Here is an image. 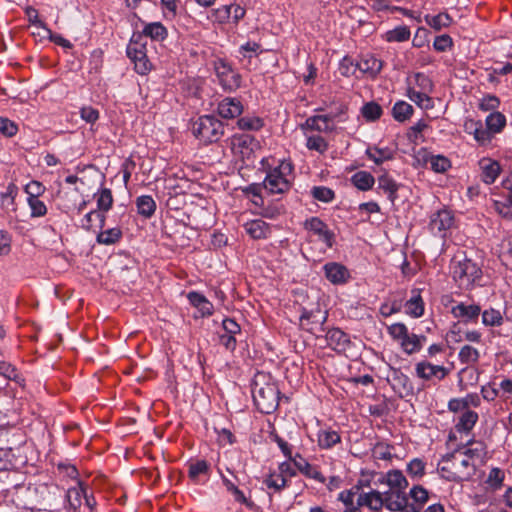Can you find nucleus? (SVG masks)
I'll use <instances>...</instances> for the list:
<instances>
[{
    "label": "nucleus",
    "instance_id": "obj_57",
    "mask_svg": "<svg viewBox=\"0 0 512 512\" xmlns=\"http://www.w3.org/2000/svg\"><path fill=\"white\" fill-rule=\"evenodd\" d=\"M427 162H429L431 169L436 173H444L451 167L450 160L442 155H431Z\"/></svg>",
    "mask_w": 512,
    "mask_h": 512
},
{
    "label": "nucleus",
    "instance_id": "obj_29",
    "mask_svg": "<svg viewBox=\"0 0 512 512\" xmlns=\"http://www.w3.org/2000/svg\"><path fill=\"white\" fill-rule=\"evenodd\" d=\"M189 302L196 307L202 316H211L213 314V304L201 293L192 291L188 294Z\"/></svg>",
    "mask_w": 512,
    "mask_h": 512
},
{
    "label": "nucleus",
    "instance_id": "obj_41",
    "mask_svg": "<svg viewBox=\"0 0 512 512\" xmlns=\"http://www.w3.org/2000/svg\"><path fill=\"white\" fill-rule=\"evenodd\" d=\"M467 129H473L470 133L473 134L474 139L480 145H486L491 142L492 135L491 133L483 127L482 122L480 121H471L470 125H466Z\"/></svg>",
    "mask_w": 512,
    "mask_h": 512
},
{
    "label": "nucleus",
    "instance_id": "obj_12",
    "mask_svg": "<svg viewBox=\"0 0 512 512\" xmlns=\"http://www.w3.org/2000/svg\"><path fill=\"white\" fill-rule=\"evenodd\" d=\"M388 381L399 397L404 398L413 394V384L410 378L400 369L393 368L388 377Z\"/></svg>",
    "mask_w": 512,
    "mask_h": 512
},
{
    "label": "nucleus",
    "instance_id": "obj_64",
    "mask_svg": "<svg viewBox=\"0 0 512 512\" xmlns=\"http://www.w3.org/2000/svg\"><path fill=\"white\" fill-rule=\"evenodd\" d=\"M388 334L398 343L408 335V328L404 323H394L387 328Z\"/></svg>",
    "mask_w": 512,
    "mask_h": 512
},
{
    "label": "nucleus",
    "instance_id": "obj_61",
    "mask_svg": "<svg viewBox=\"0 0 512 512\" xmlns=\"http://www.w3.org/2000/svg\"><path fill=\"white\" fill-rule=\"evenodd\" d=\"M500 106V99L492 94L484 95L479 102V109L484 112H498Z\"/></svg>",
    "mask_w": 512,
    "mask_h": 512
},
{
    "label": "nucleus",
    "instance_id": "obj_18",
    "mask_svg": "<svg viewBox=\"0 0 512 512\" xmlns=\"http://www.w3.org/2000/svg\"><path fill=\"white\" fill-rule=\"evenodd\" d=\"M356 67L371 79H375L383 68V61L375 57L373 54L361 55Z\"/></svg>",
    "mask_w": 512,
    "mask_h": 512
},
{
    "label": "nucleus",
    "instance_id": "obj_36",
    "mask_svg": "<svg viewBox=\"0 0 512 512\" xmlns=\"http://www.w3.org/2000/svg\"><path fill=\"white\" fill-rule=\"evenodd\" d=\"M505 471L499 467H492L485 480V484L491 491H499L503 487Z\"/></svg>",
    "mask_w": 512,
    "mask_h": 512
},
{
    "label": "nucleus",
    "instance_id": "obj_54",
    "mask_svg": "<svg viewBox=\"0 0 512 512\" xmlns=\"http://www.w3.org/2000/svg\"><path fill=\"white\" fill-rule=\"evenodd\" d=\"M263 483L268 489L274 492H280L287 485V479L282 474L273 472L270 473L264 480Z\"/></svg>",
    "mask_w": 512,
    "mask_h": 512
},
{
    "label": "nucleus",
    "instance_id": "obj_3",
    "mask_svg": "<svg viewBox=\"0 0 512 512\" xmlns=\"http://www.w3.org/2000/svg\"><path fill=\"white\" fill-rule=\"evenodd\" d=\"M451 273L454 281L461 289H470L482 276L478 264L468 259L463 253L451 260Z\"/></svg>",
    "mask_w": 512,
    "mask_h": 512
},
{
    "label": "nucleus",
    "instance_id": "obj_59",
    "mask_svg": "<svg viewBox=\"0 0 512 512\" xmlns=\"http://www.w3.org/2000/svg\"><path fill=\"white\" fill-rule=\"evenodd\" d=\"M0 375L19 384L23 381L16 367L5 361H0Z\"/></svg>",
    "mask_w": 512,
    "mask_h": 512
},
{
    "label": "nucleus",
    "instance_id": "obj_19",
    "mask_svg": "<svg viewBox=\"0 0 512 512\" xmlns=\"http://www.w3.org/2000/svg\"><path fill=\"white\" fill-rule=\"evenodd\" d=\"M217 112L224 119H233L242 114L243 105L238 98L226 97L218 103Z\"/></svg>",
    "mask_w": 512,
    "mask_h": 512
},
{
    "label": "nucleus",
    "instance_id": "obj_17",
    "mask_svg": "<svg viewBox=\"0 0 512 512\" xmlns=\"http://www.w3.org/2000/svg\"><path fill=\"white\" fill-rule=\"evenodd\" d=\"M300 129L304 134L312 131L319 133H331L335 130V125L330 124L329 118L324 117L323 115H313L308 117L305 122L300 125Z\"/></svg>",
    "mask_w": 512,
    "mask_h": 512
},
{
    "label": "nucleus",
    "instance_id": "obj_27",
    "mask_svg": "<svg viewBox=\"0 0 512 512\" xmlns=\"http://www.w3.org/2000/svg\"><path fill=\"white\" fill-rule=\"evenodd\" d=\"M378 483L387 484L389 490H405L408 486V481L400 470H391L386 475L381 476Z\"/></svg>",
    "mask_w": 512,
    "mask_h": 512
},
{
    "label": "nucleus",
    "instance_id": "obj_7",
    "mask_svg": "<svg viewBox=\"0 0 512 512\" xmlns=\"http://www.w3.org/2000/svg\"><path fill=\"white\" fill-rule=\"evenodd\" d=\"M213 66L219 84L225 91L233 92L241 86V75L225 59H216Z\"/></svg>",
    "mask_w": 512,
    "mask_h": 512
},
{
    "label": "nucleus",
    "instance_id": "obj_42",
    "mask_svg": "<svg viewBox=\"0 0 512 512\" xmlns=\"http://www.w3.org/2000/svg\"><path fill=\"white\" fill-rule=\"evenodd\" d=\"M340 441L341 437L337 431L326 429L318 433V445L322 449H330Z\"/></svg>",
    "mask_w": 512,
    "mask_h": 512
},
{
    "label": "nucleus",
    "instance_id": "obj_23",
    "mask_svg": "<svg viewBox=\"0 0 512 512\" xmlns=\"http://www.w3.org/2000/svg\"><path fill=\"white\" fill-rule=\"evenodd\" d=\"M481 179L486 184H492L499 176L501 168L497 161L490 158H483L479 161Z\"/></svg>",
    "mask_w": 512,
    "mask_h": 512
},
{
    "label": "nucleus",
    "instance_id": "obj_62",
    "mask_svg": "<svg viewBox=\"0 0 512 512\" xmlns=\"http://www.w3.org/2000/svg\"><path fill=\"white\" fill-rule=\"evenodd\" d=\"M311 195L313 196L314 199L324 203L331 202L335 197L334 191L325 186L313 187L311 190Z\"/></svg>",
    "mask_w": 512,
    "mask_h": 512
},
{
    "label": "nucleus",
    "instance_id": "obj_1",
    "mask_svg": "<svg viewBox=\"0 0 512 512\" xmlns=\"http://www.w3.org/2000/svg\"><path fill=\"white\" fill-rule=\"evenodd\" d=\"M438 471L445 480L459 483L473 478L476 473V464L469 462L467 456L455 450L442 457Z\"/></svg>",
    "mask_w": 512,
    "mask_h": 512
},
{
    "label": "nucleus",
    "instance_id": "obj_20",
    "mask_svg": "<svg viewBox=\"0 0 512 512\" xmlns=\"http://www.w3.org/2000/svg\"><path fill=\"white\" fill-rule=\"evenodd\" d=\"M132 35H140L141 41L150 38L153 41L162 42L168 37V30L161 22L145 23L141 32H133Z\"/></svg>",
    "mask_w": 512,
    "mask_h": 512
},
{
    "label": "nucleus",
    "instance_id": "obj_25",
    "mask_svg": "<svg viewBox=\"0 0 512 512\" xmlns=\"http://www.w3.org/2000/svg\"><path fill=\"white\" fill-rule=\"evenodd\" d=\"M245 9L238 4L224 5L216 10V17L219 22H227L230 18L235 23L245 16Z\"/></svg>",
    "mask_w": 512,
    "mask_h": 512
},
{
    "label": "nucleus",
    "instance_id": "obj_4",
    "mask_svg": "<svg viewBox=\"0 0 512 512\" xmlns=\"http://www.w3.org/2000/svg\"><path fill=\"white\" fill-rule=\"evenodd\" d=\"M293 165L291 162L281 160L277 166L266 171L263 186L271 194H282L291 187Z\"/></svg>",
    "mask_w": 512,
    "mask_h": 512
},
{
    "label": "nucleus",
    "instance_id": "obj_47",
    "mask_svg": "<svg viewBox=\"0 0 512 512\" xmlns=\"http://www.w3.org/2000/svg\"><path fill=\"white\" fill-rule=\"evenodd\" d=\"M482 323L489 327H498L503 324L502 313L494 308H489L484 311L481 310Z\"/></svg>",
    "mask_w": 512,
    "mask_h": 512
},
{
    "label": "nucleus",
    "instance_id": "obj_39",
    "mask_svg": "<svg viewBox=\"0 0 512 512\" xmlns=\"http://www.w3.org/2000/svg\"><path fill=\"white\" fill-rule=\"evenodd\" d=\"M136 206L138 213L144 218H150L156 210V202L150 195L137 197Z\"/></svg>",
    "mask_w": 512,
    "mask_h": 512
},
{
    "label": "nucleus",
    "instance_id": "obj_6",
    "mask_svg": "<svg viewBox=\"0 0 512 512\" xmlns=\"http://www.w3.org/2000/svg\"><path fill=\"white\" fill-rule=\"evenodd\" d=\"M146 46L147 42L141 41L140 35H132L126 49L128 58L134 63L135 71L141 75L147 74L152 68Z\"/></svg>",
    "mask_w": 512,
    "mask_h": 512
},
{
    "label": "nucleus",
    "instance_id": "obj_56",
    "mask_svg": "<svg viewBox=\"0 0 512 512\" xmlns=\"http://www.w3.org/2000/svg\"><path fill=\"white\" fill-rule=\"evenodd\" d=\"M426 23L435 30H440L444 27H448L452 19L447 13H439L437 15H427L425 17Z\"/></svg>",
    "mask_w": 512,
    "mask_h": 512
},
{
    "label": "nucleus",
    "instance_id": "obj_16",
    "mask_svg": "<svg viewBox=\"0 0 512 512\" xmlns=\"http://www.w3.org/2000/svg\"><path fill=\"white\" fill-rule=\"evenodd\" d=\"M325 277L334 285H343L350 279L346 266L338 262H328L323 266Z\"/></svg>",
    "mask_w": 512,
    "mask_h": 512
},
{
    "label": "nucleus",
    "instance_id": "obj_45",
    "mask_svg": "<svg viewBox=\"0 0 512 512\" xmlns=\"http://www.w3.org/2000/svg\"><path fill=\"white\" fill-rule=\"evenodd\" d=\"M351 181L355 187L362 191L371 189L375 183L374 177L366 171L356 172L352 176Z\"/></svg>",
    "mask_w": 512,
    "mask_h": 512
},
{
    "label": "nucleus",
    "instance_id": "obj_38",
    "mask_svg": "<svg viewBox=\"0 0 512 512\" xmlns=\"http://www.w3.org/2000/svg\"><path fill=\"white\" fill-rule=\"evenodd\" d=\"M428 94L427 92H418L413 88L407 90L408 98L424 110H430L434 107V101Z\"/></svg>",
    "mask_w": 512,
    "mask_h": 512
},
{
    "label": "nucleus",
    "instance_id": "obj_37",
    "mask_svg": "<svg viewBox=\"0 0 512 512\" xmlns=\"http://www.w3.org/2000/svg\"><path fill=\"white\" fill-rule=\"evenodd\" d=\"M406 313L412 317H421L424 313V302L418 291H413V295L405 303Z\"/></svg>",
    "mask_w": 512,
    "mask_h": 512
},
{
    "label": "nucleus",
    "instance_id": "obj_9",
    "mask_svg": "<svg viewBox=\"0 0 512 512\" xmlns=\"http://www.w3.org/2000/svg\"><path fill=\"white\" fill-rule=\"evenodd\" d=\"M454 217L452 213L446 209H442L433 213L429 221L430 232L439 238H445L447 231L452 227Z\"/></svg>",
    "mask_w": 512,
    "mask_h": 512
},
{
    "label": "nucleus",
    "instance_id": "obj_21",
    "mask_svg": "<svg viewBox=\"0 0 512 512\" xmlns=\"http://www.w3.org/2000/svg\"><path fill=\"white\" fill-rule=\"evenodd\" d=\"M385 498L384 493H381L377 490H371L369 492H360L358 495V506L368 507L371 510L379 511L382 507H384Z\"/></svg>",
    "mask_w": 512,
    "mask_h": 512
},
{
    "label": "nucleus",
    "instance_id": "obj_40",
    "mask_svg": "<svg viewBox=\"0 0 512 512\" xmlns=\"http://www.w3.org/2000/svg\"><path fill=\"white\" fill-rule=\"evenodd\" d=\"M471 447L459 450V453L468 457L469 462L482 461L486 456V447L482 442H473Z\"/></svg>",
    "mask_w": 512,
    "mask_h": 512
},
{
    "label": "nucleus",
    "instance_id": "obj_14",
    "mask_svg": "<svg viewBox=\"0 0 512 512\" xmlns=\"http://www.w3.org/2000/svg\"><path fill=\"white\" fill-rule=\"evenodd\" d=\"M384 506L393 512L406 511L410 512L409 499L405 494V490H388L384 492Z\"/></svg>",
    "mask_w": 512,
    "mask_h": 512
},
{
    "label": "nucleus",
    "instance_id": "obj_50",
    "mask_svg": "<svg viewBox=\"0 0 512 512\" xmlns=\"http://www.w3.org/2000/svg\"><path fill=\"white\" fill-rule=\"evenodd\" d=\"M361 114L366 121L374 122L382 116L383 109L378 103L371 101L363 105Z\"/></svg>",
    "mask_w": 512,
    "mask_h": 512
},
{
    "label": "nucleus",
    "instance_id": "obj_32",
    "mask_svg": "<svg viewBox=\"0 0 512 512\" xmlns=\"http://www.w3.org/2000/svg\"><path fill=\"white\" fill-rule=\"evenodd\" d=\"M409 496L414 501L409 503L410 512H421L422 506L428 501V491L422 486H414L410 489Z\"/></svg>",
    "mask_w": 512,
    "mask_h": 512
},
{
    "label": "nucleus",
    "instance_id": "obj_26",
    "mask_svg": "<svg viewBox=\"0 0 512 512\" xmlns=\"http://www.w3.org/2000/svg\"><path fill=\"white\" fill-rule=\"evenodd\" d=\"M86 487L87 486L82 481L77 480L75 486L67 489L66 501L73 512H76L81 507Z\"/></svg>",
    "mask_w": 512,
    "mask_h": 512
},
{
    "label": "nucleus",
    "instance_id": "obj_46",
    "mask_svg": "<svg viewBox=\"0 0 512 512\" xmlns=\"http://www.w3.org/2000/svg\"><path fill=\"white\" fill-rule=\"evenodd\" d=\"M411 35L410 29L405 26H397L394 29L388 30L384 34V39L387 42H405L409 40Z\"/></svg>",
    "mask_w": 512,
    "mask_h": 512
},
{
    "label": "nucleus",
    "instance_id": "obj_63",
    "mask_svg": "<svg viewBox=\"0 0 512 512\" xmlns=\"http://www.w3.org/2000/svg\"><path fill=\"white\" fill-rule=\"evenodd\" d=\"M27 204L31 210L32 218L43 217L47 214V207L39 198H27Z\"/></svg>",
    "mask_w": 512,
    "mask_h": 512
},
{
    "label": "nucleus",
    "instance_id": "obj_44",
    "mask_svg": "<svg viewBox=\"0 0 512 512\" xmlns=\"http://www.w3.org/2000/svg\"><path fill=\"white\" fill-rule=\"evenodd\" d=\"M237 126L243 131H258L264 126V121L258 116L246 115L238 119Z\"/></svg>",
    "mask_w": 512,
    "mask_h": 512
},
{
    "label": "nucleus",
    "instance_id": "obj_28",
    "mask_svg": "<svg viewBox=\"0 0 512 512\" xmlns=\"http://www.w3.org/2000/svg\"><path fill=\"white\" fill-rule=\"evenodd\" d=\"M360 485H355L351 489L344 490L339 493L338 500L345 505L343 512H361L360 506H358V500L354 501L356 495H359Z\"/></svg>",
    "mask_w": 512,
    "mask_h": 512
},
{
    "label": "nucleus",
    "instance_id": "obj_55",
    "mask_svg": "<svg viewBox=\"0 0 512 512\" xmlns=\"http://www.w3.org/2000/svg\"><path fill=\"white\" fill-rule=\"evenodd\" d=\"M480 357L479 351L471 345L461 347L458 358L462 364L471 365L478 362Z\"/></svg>",
    "mask_w": 512,
    "mask_h": 512
},
{
    "label": "nucleus",
    "instance_id": "obj_30",
    "mask_svg": "<svg viewBox=\"0 0 512 512\" xmlns=\"http://www.w3.org/2000/svg\"><path fill=\"white\" fill-rule=\"evenodd\" d=\"M426 341L425 336H419L414 333H409L402 341L399 342L401 349L408 355L419 352L423 347V342Z\"/></svg>",
    "mask_w": 512,
    "mask_h": 512
},
{
    "label": "nucleus",
    "instance_id": "obj_24",
    "mask_svg": "<svg viewBox=\"0 0 512 512\" xmlns=\"http://www.w3.org/2000/svg\"><path fill=\"white\" fill-rule=\"evenodd\" d=\"M293 463L297 469L306 477L314 479L321 484L325 483L326 479L319 471V469L316 466L311 465L306 459L301 457L300 454H296L295 458L293 459Z\"/></svg>",
    "mask_w": 512,
    "mask_h": 512
},
{
    "label": "nucleus",
    "instance_id": "obj_13",
    "mask_svg": "<svg viewBox=\"0 0 512 512\" xmlns=\"http://www.w3.org/2000/svg\"><path fill=\"white\" fill-rule=\"evenodd\" d=\"M327 346L338 353L346 352L352 345L350 336L339 328H332L325 335Z\"/></svg>",
    "mask_w": 512,
    "mask_h": 512
},
{
    "label": "nucleus",
    "instance_id": "obj_52",
    "mask_svg": "<svg viewBox=\"0 0 512 512\" xmlns=\"http://www.w3.org/2000/svg\"><path fill=\"white\" fill-rule=\"evenodd\" d=\"M499 215L512 219V201L506 194L502 199H495L491 206Z\"/></svg>",
    "mask_w": 512,
    "mask_h": 512
},
{
    "label": "nucleus",
    "instance_id": "obj_49",
    "mask_svg": "<svg viewBox=\"0 0 512 512\" xmlns=\"http://www.w3.org/2000/svg\"><path fill=\"white\" fill-rule=\"evenodd\" d=\"M306 137V147L309 150L317 151L324 154L328 150V142L320 135H309L308 132L304 134Z\"/></svg>",
    "mask_w": 512,
    "mask_h": 512
},
{
    "label": "nucleus",
    "instance_id": "obj_15",
    "mask_svg": "<svg viewBox=\"0 0 512 512\" xmlns=\"http://www.w3.org/2000/svg\"><path fill=\"white\" fill-rule=\"evenodd\" d=\"M416 375L424 380H442L444 379L449 370L441 365H433L427 361H422L416 364Z\"/></svg>",
    "mask_w": 512,
    "mask_h": 512
},
{
    "label": "nucleus",
    "instance_id": "obj_34",
    "mask_svg": "<svg viewBox=\"0 0 512 512\" xmlns=\"http://www.w3.org/2000/svg\"><path fill=\"white\" fill-rule=\"evenodd\" d=\"M378 188L383 190L388 199L394 203L397 199V191L399 189V184L396 183L389 175L383 174L378 178Z\"/></svg>",
    "mask_w": 512,
    "mask_h": 512
},
{
    "label": "nucleus",
    "instance_id": "obj_22",
    "mask_svg": "<svg viewBox=\"0 0 512 512\" xmlns=\"http://www.w3.org/2000/svg\"><path fill=\"white\" fill-rule=\"evenodd\" d=\"M246 233L253 239H266L271 234V227L262 219H254L244 224Z\"/></svg>",
    "mask_w": 512,
    "mask_h": 512
},
{
    "label": "nucleus",
    "instance_id": "obj_2",
    "mask_svg": "<svg viewBox=\"0 0 512 512\" xmlns=\"http://www.w3.org/2000/svg\"><path fill=\"white\" fill-rule=\"evenodd\" d=\"M252 396L257 409L264 414L274 412L280 399V391L274 382L263 373L255 376L252 385Z\"/></svg>",
    "mask_w": 512,
    "mask_h": 512
},
{
    "label": "nucleus",
    "instance_id": "obj_51",
    "mask_svg": "<svg viewBox=\"0 0 512 512\" xmlns=\"http://www.w3.org/2000/svg\"><path fill=\"white\" fill-rule=\"evenodd\" d=\"M97 208L102 212H107L112 208L113 196L109 188H101L96 194Z\"/></svg>",
    "mask_w": 512,
    "mask_h": 512
},
{
    "label": "nucleus",
    "instance_id": "obj_53",
    "mask_svg": "<svg viewBox=\"0 0 512 512\" xmlns=\"http://www.w3.org/2000/svg\"><path fill=\"white\" fill-rule=\"evenodd\" d=\"M210 466L206 460H197L188 464V475L193 481H197L200 475H208Z\"/></svg>",
    "mask_w": 512,
    "mask_h": 512
},
{
    "label": "nucleus",
    "instance_id": "obj_33",
    "mask_svg": "<svg viewBox=\"0 0 512 512\" xmlns=\"http://www.w3.org/2000/svg\"><path fill=\"white\" fill-rule=\"evenodd\" d=\"M366 155L375 164L380 165L385 161L392 160L394 158L395 152L389 147L380 148L374 146L367 148Z\"/></svg>",
    "mask_w": 512,
    "mask_h": 512
},
{
    "label": "nucleus",
    "instance_id": "obj_31",
    "mask_svg": "<svg viewBox=\"0 0 512 512\" xmlns=\"http://www.w3.org/2000/svg\"><path fill=\"white\" fill-rule=\"evenodd\" d=\"M478 413L470 409L465 410L459 417L458 422L455 425L457 432L469 433L478 421Z\"/></svg>",
    "mask_w": 512,
    "mask_h": 512
},
{
    "label": "nucleus",
    "instance_id": "obj_5",
    "mask_svg": "<svg viewBox=\"0 0 512 512\" xmlns=\"http://www.w3.org/2000/svg\"><path fill=\"white\" fill-rule=\"evenodd\" d=\"M192 131L201 142L211 144L222 138L224 135V125L215 116L204 115L194 122Z\"/></svg>",
    "mask_w": 512,
    "mask_h": 512
},
{
    "label": "nucleus",
    "instance_id": "obj_58",
    "mask_svg": "<svg viewBox=\"0 0 512 512\" xmlns=\"http://www.w3.org/2000/svg\"><path fill=\"white\" fill-rule=\"evenodd\" d=\"M121 236L122 232L119 228H110L97 235V242L99 244L111 245L116 243Z\"/></svg>",
    "mask_w": 512,
    "mask_h": 512
},
{
    "label": "nucleus",
    "instance_id": "obj_48",
    "mask_svg": "<svg viewBox=\"0 0 512 512\" xmlns=\"http://www.w3.org/2000/svg\"><path fill=\"white\" fill-rule=\"evenodd\" d=\"M413 111V107L405 101L396 102L392 109L394 119L399 122H404L409 119L412 116Z\"/></svg>",
    "mask_w": 512,
    "mask_h": 512
},
{
    "label": "nucleus",
    "instance_id": "obj_60",
    "mask_svg": "<svg viewBox=\"0 0 512 512\" xmlns=\"http://www.w3.org/2000/svg\"><path fill=\"white\" fill-rule=\"evenodd\" d=\"M426 463L420 458H413L407 464V472L412 478L419 479L425 474Z\"/></svg>",
    "mask_w": 512,
    "mask_h": 512
},
{
    "label": "nucleus",
    "instance_id": "obj_8",
    "mask_svg": "<svg viewBox=\"0 0 512 512\" xmlns=\"http://www.w3.org/2000/svg\"><path fill=\"white\" fill-rule=\"evenodd\" d=\"M259 147L258 141L249 134H235L231 139V149L235 156L246 162H253L254 152Z\"/></svg>",
    "mask_w": 512,
    "mask_h": 512
},
{
    "label": "nucleus",
    "instance_id": "obj_43",
    "mask_svg": "<svg viewBox=\"0 0 512 512\" xmlns=\"http://www.w3.org/2000/svg\"><path fill=\"white\" fill-rule=\"evenodd\" d=\"M457 324H454L449 332V337L454 342H461L463 340H466L468 342H474L479 343L481 341V333L477 330H471L464 332V335L462 336L460 333V330H456Z\"/></svg>",
    "mask_w": 512,
    "mask_h": 512
},
{
    "label": "nucleus",
    "instance_id": "obj_35",
    "mask_svg": "<svg viewBox=\"0 0 512 512\" xmlns=\"http://www.w3.org/2000/svg\"><path fill=\"white\" fill-rule=\"evenodd\" d=\"M487 130L493 136L500 133L506 125V117L500 112H491L485 119Z\"/></svg>",
    "mask_w": 512,
    "mask_h": 512
},
{
    "label": "nucleus",
    "instance_id": "obj_11",
    "mask_svg": "<svg viewBox=\"0 0 512 512\" xmlns=\"http://www.w3.org/2000/svg\"><path fill=\"white\" fill-rule=\"evenodd\" d=\"M305 228L317 235L318 239L325 243L327 248L333 247L335 243V234L320 218L312 217L306 220Z\"/></svg>",
    "mask_w": 512,
    "mask_h": 512
},
{
    "label": "nucleus",
    "instance_id": "obj_10",
    "mask_svg": "<svg viewBox=\"0 0 512 512\" xmlns=\"http://www.w3.org/2000/svg\"><path fill=\"white\" fill-rule=\"evenodd\" d=\"M451 314L459 322L476 324L481 314V307L476 303L458 302L452 306Z\"/></svg>",
    "mask_w": 512,
    "mask_h": 512
}]
</instances>
